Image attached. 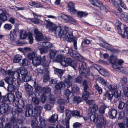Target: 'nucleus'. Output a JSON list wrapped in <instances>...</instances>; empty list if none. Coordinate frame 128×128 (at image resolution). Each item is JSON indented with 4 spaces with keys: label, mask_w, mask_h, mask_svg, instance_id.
<instances>
[{
    "label": "nucleus",
    "mask_w": 128,
    "mask_h": 128,
    "mask_svg": "<svg viewBox=\"0 0 128 128\" xmlns=\"http://www.w3.org/2000/svg\"><path fill=\"white\" fill-rule=\"evenodd\" d=\"M27 33L24 30L21 31L20 34V37L22 39H24L26 38L27 37Z\"/></svg>",
    "instance_id": "obj_55"
},
{
    "label": "nucleus",
    "mask_w": 128,
    "mask_h": 128,
    "mask_svg": "<svg viewBox=\"0 0 128 128\" xmlns=\"http://www.w3.org/2000/svg\"><path fill=\"white\" fill-rule=\"evenodd\" d=\"M39 119L41 126H46V121L45 120L40 116H39Z\"/></svg>",
    "instance_id": "obj_47"
},
{
    "label": "nucleus",
    "mask_w": 128,
    "mask_h": 128,
    "mask_svg": "<svg viewBox=\"0 0 128 128\" xmlns=\"http://www.w3.org/2000/svg\"><path fill=\"white\" fill-rule=\"evenodd\" d=\"M40 46H38L37 49L39 50L41 54H46L48 52V51L45 48H41Z\"/></svg>",
    "instance_id": "obj_31"
},
{
    "label": "nucleus",
    "mask_w": 128,
    "mask_h": 128,
    "mask_svg": "<svg viewBox=\"0 0 128 128\" xmlns=\"http://www.w3.org/2000/svg\"><path fill=\"white\" fill-rule=\"evenodd\" d=\"M73 116L77 118H80L81 117L80 114V112L79 111L76 110H74L72 111V114Z\"/></svg>",
    "instance_id": "obj_45"
},
{
    "label": "nucleus",
    "mask_w": 128,
    "mask_h": 128,
    "mask_svg": "<svg viewBox=\"0 0 128 128\" xmlns=\"http://www.w3.org/2000/svg\"><path fill=\"white\" fill-rule=\"evenodd\" d=\"M38 44L39 45H42V47L45 48L48 51L49 49L53 47L54 46L52 44L47 42H40Z\"/></svg>",
    "instance_id": "obj_10"
},
{
    "label": "nucleus",
    "mask_w": 128,
    "mask_h": 128,
    "mask_svg": "<svg viewBox=\"0 0 128 128\" xmlns=\"http://www.w3.org/2000/svg\"><path fill=\"white\" fill-rule=\"evenodd\" d=\"M79 72L82 74L85 73L86 67V63L84 62H80L78 64Z\"/></svg>",
    "instance_id": "obj_7"
},
{
    "label": "nucleus",
    "mask_w": 128,
    "mask_h": 128,
    "mask_svg": "<svg viewBox=\"0 0 128 128\" xmlns=\"http://www.w3.org/2000/svg\"><path fill=\"white\" fill-rule=\"evenodd\" d=\"M98 105L94 104L92 107L89 108L88 112L90 114L94 113L98 110Z\"/></svg>",
    "instance_id": "obj_24"
},
{
    "label": "nucleus",
    "mask_w": 128,
    "mask_h": 128,
    "mask_svg": "<svg viewBox=\"0 0 128 128\" xmlns=\"http://www.w3.org/2000/svg\"><path fill=\"white\" fill-rule=\"evenodd\" d=\"M7 74L14 78L19 80H20V74L18 72H15V71H13L11 70H9L8 71Z\"/></svg>",
    "instance_id": "obj_8"
},
{
    "label": "nucleus",
    "mask_w": 128,
    "mask_h": 128,
    "mask_svg": "<svg viewBox=\"0 0 128 128\" xmlns=\"http://www.w3.org/2000/svg\"><path fill=\"white\" fill-rule=\"evenodd\" d=\"M0 19L3 22L4 21L7 20V17L5 14L1 13L0 14Z\"/></svg>",
    "instance_id": "obj_61"
},
{
    "label": "nucleus",
    "mask_w": 128,
    "mask_h": 128,
    "mask_svg": "<svg viewBox=\"0 0 128 128\" xmlns=\"http://www.w3.org/2000/svg\"><path fill=\"white\" fill-rule=\"evenodd\" d=\"M79 89V88L76 85L73 86L71 87L72 91V92L74 93L78 92Z\"/></svg>",
    "instance_id": "obj_52"
},
{
    "label": "nucleus",
    "mask_w": 128,
    "mask_h": 128,
    "mask_svg": "<svg viewBox=\"0 0 128 128\" xmlns=\"http://www.w3.org/2000/svg\"><path fill=\"white\" fill-rule=\"evenodd\" d=\"M63 28H62L60 26L56 27L54 31L56 36L63 38L66 40L71 41L73 36L72 33L68 30V28L67 27L65 26Z\"/></svg>",
    "instance_id": "obj_1"
},
{
    "label": "nucleus",
    "mask_w": 128,
    "mask_h": 128,
    "mask_svg": "<svg viewBox=\"0 0 128 128\" xmlns=\"http://www.w3.org/2000/svg\"><path fill=\"white\" fill-rule=\"evenodd\" d=\"M57 53V51L54 49H51L49 51L50 58L53 59L56 54Z\"/></svg>",
    "instance_id": "obj_32"
},
{
    "label": "nucleus",
    "mask_w": 128,
    "mask_h": 128,
    "mask_svg": "<svg viewBox=\"0 0 128 128\" xmlns=\"http://www.w3.org/2000/svg\"><path fill=\"white\" fill-rule=\"evenodd\" d=\"M31 105L28 104L26 105L24 109L26 110L25 115L26 117L31 116L33 113V110L31 108Z\"/></svg>",
    "instance_id": "obj_6"
},
{
    "label": "nucleus",
    "mask_w": 128,
    "mask_h": 128,
    "mask_svg": "<svg viewBox=\"0 0 128 128\" xmlns=\"http://www.w3.org/2000/svg\"><path fill=\"white\" fill-rule=\"evenodd\" d=\"M70 94V92L68 89H67L65 91L64 94L66 96H67L66 98L68 100H66V103H67L69 102V98H68V96H69Z\"/></svg>",
    "instance_id": "obj_51"
},
{
    "label": "nucleus",
    "mask_w": 128,
    "mask_h": 128,
    "mask_svg": "<svg viewBox=\"0 0 128 128\" xmlns=\"http://www.w3.org/2000/svg\"><path fill=\"white\" fill-rule=\"evenodd\" d=\"M28 60L26 59H22V62L20 63V65L22 66H28L29 64Z\"/></svg>",
    "instance_id": "obj_53"
},
{
    "label": "nucleus",
    "mask_w": 128,
    "mask_h": 128,
    "mask_svg": "<svg viewBox=\"0 0 128 128\" xmlns=\"http://www.w3.org/2000/svg\"><path fill=\"white\" fill-rule=\"evenodd\" d=\"M51 89L49 87L46 86L43 88L41 90V92L44 94L45 93H49Z\"/></svg>",
    "instance_id": "obj_41"
},
{
    "label": "nucleus",
    "mask_w": 128,
    "mask_h": 128,
    "mask_svg": "<svg viewBox=\"0 0 128 128\" xmlns=\"http://www.w3.org/2000/svg\"><path fill=\"white\" fill-rule=\"evenodd\" d=\"M68 6V11L70 12L71 14H74L76 13V10L75 9L74 4L73 2H69Z\"/></svg>",
    "instance_id": "obj_12"
},
{
    "label": "nucleus",
    "mask_w": 128,
    "mask_h": 128,
    "mask_svg": "<svg viewBox=\"0 0 128 128\" xmlns=\"http://www.w3.org/2000/svg\"><path fill=\"white\" fill-rule=\"evenodd\" d=\"M122 19L125 22H128V14L126 12H124L121 14Z\"/></svg>",
    "instance_id": "obj_33"
},
{
    "label": "nucleus",
    "mask_w": 128,
    "mask_h": 128,
    "mask_svg": "<svg viewBox=\"0 0 128 128\" xmlns=\"http://www.w3.org/2000/svg\"><path fill=\"white\" fill-rule=\"evenodd\" d=\"M60 18H62L66 20V22L70 21L74 22V20L73 18L70 16H69L68 15L61 14L60 15Z\"/></svg>",
    "instance_id": "obj_22"
},
{
    "label": "nucleus",
    "mask_w": 128,
    "mask_h": 128,
    "mask_svg": "<svg viewBox=\"0 0 128 128\" xmlns=\"http://www.w3.org/2000/svg\"><path fill=\"white\" fill-rule=\"evenodd\" d=\"M33 14L35 18L32 19V21L35 24H39L40 23V22L37 18L38 16L36 14Z\"/></svg>",
    "instance_id": "obj_57"
},
{
    "label": "nucleus",
    "mask_w": 128,
    "mask_h": 128,
    "mask_svg": "<svg viewBox=\"0 0 128 128\" xmlns=\"http://www.w3.org/2000/svg\"><path fill=\"white\" fill-rule=\"evenodd\" d=\"M8 106L6 104H2L0 106V112L2 114L8 113Z\"/></svg>",
    "instance_id": "obj_11"
},
{
    "label": "nucleus",
    "mask_w": 128,
    "mask_h": 128,
    "mask_svg": "<svg viewBox=\"0 0 128 128\" xmlns=\"http://www.w3.org/2000/svg\"><path fill=\"white\" fill-rule=\"evenodd\" d=\"M32 102L35 104H39L40 102V99L37 97H33L32 100Z\"/></svg>",
    "instance_id": "obj_63"
},
{
    "label": "nucleus",
    "mask_w": 128,
    "mask_h": 128,
    "mask_svg": "<svg viewBox=\"0 0 128 128\" xmlns=\"http://www.w3.org/2000/svg\"><path fill=\"white\" fill-rule=\"evenodd\" d=\"M64 56L61 55L59 54L55 58V60L58 62H60L61 63V62L63 60Z\"/></svg>",
    "instance_id": "obj_37"
},
{
    "label": "nucleus",
    "mask_w": 128,
    "mask_h": 128,
    "mask_svg": "<svg viewBox=\"0 0 128 128\" xmlns=\"http://www.w3.org/2000/svg\"><path fill=\"white\" fill-rule=\"evenodd\" d=\"M8 90L10 92L14 91L15 89L16 86L13 84H8L7 87Z\"/></svg>",
    "instance_id": "obj_50"
},
{
    "label": "nucleus",
    "mask_w": 128,
    "mask_h": 128,
    "mask_svg": "<svg viewBox=\"0 0 128 128\" xmlns=\"http://www.w3.org/2000/svg\"><path fill=\"white\" fill-rule=\"evenodd\" d=\"M41 57L38 56L34 58L32 61L33 65L35 66H37L40 65L41 63Z\"/></svg>",
    "instance_id": "obj_15"
},
{
    "label": "nucleus",
    "mask_w": 128,
    "mask_h": 128,
    "mask_svg": "<svg viewBox=\"0 0 128 128\" xmlns=\"http://www.w3.org/2000/svg\"><path fill=\"white\" fill-rule=\"evenodd\" d=\"M5 82L8 84H13L14 82V81L12 77L9 76H7L4 79Z\"/></svg>",
    "instance_id": "obj_30"
},
{
    "label": "nucleus",
    "mask_w": 128,
    "mask_h": 128,
    "mask_svg": "<svg viewBox=\"0 0 128 128\" xmlns=\"http://www.w3.org/2000/svg\"><path fill=\"white\" fill-rule=\"evenodd\" d=\"M17 30L16 29H13L11 31L10 34V39L11 40L14 41L16 37V33L17 32Z\"/></svg>",
    "instance_id": "obj_21"
},
{
    "label": "nucleus",
    "mask_w": 128,
    "mask_h": 128,
    "mask_svg": "<svg viewBox=\"0 0 128 128\" xmlns=\"http://www.w3.org/2000/svg\"><path fill=\"white\" fill-rule=\"evenodd\" d=\"M32 35V34L31 33H29L28 36L29 42L30 44H32L34 41V39Z\"/></svg>",
    "instance_id": "obj_58"
},
{
    "label": "nucleus",
    "mask_w": 128,
    "mask_h": 128,
    "mask_svg": "<svg viewBox=\"0 0 128 128\" xmlns=\"http://www.w3.org/2000/svg\"><path fill=\"white\" fill-rule=\"evenodd\" d=\"M74 56L76 57V58H78V60L80 61L82 59V56L76 51H74L72 53Z\"/></svg>",
    "instance_id": "obj_34"
},
{
    "label": "nucleus",
    "mask_w": 128,
    "mask_h": 128,
    "mask_svg": "<svg viewBox=\"0 0 128 128\" xmlns=\"http://www.w3.org/2000/svg\"><path fill=\"white\" fill-rule=\"evenodd\" d=\"M32 119V124L31 125L32 128H34L36 126H38V121L36 117L34 116H32L31 117Z\"/></svg>",
    "instance_id": "obj_25"
},
{
    "label": "nucleus",
    "mask_w": 128,
    "mask_h": 128,
    "mask_svg": "<svg viewBox=\"0 0 128 128\" xmlns=\"http://www.w3.org/2000/svg\"><path fill=\"white\" fill-rule=\"evenodd\" d=\"M34 33L35 35L36 40L38 41H40L43 39V36L42 33L38 30L35 29L34 30Z\"/></svg>",
    "instance_id": "obj_9"
},
{
    "label": "nucleus",
    "mask_w": 128,
    "mask_h": 128,
    "mask_svg": "<svg viewBox=\"0 0 128 128\" xmlns=\"http://www.w3.org/2000/svg\"><path fill=\"white\" fill-rule=\"evenodd\" d=\"M125 104L122 101H119L118 108L120 110L122 109L125 106Z\"/></svg>",
    "instance_id": "obj_56"
},
{
    "label": "nucleus",
    "mask_w": 128,
    "mask_h": 128,
    "mask_svg": "<svg viewBox=\"0 0 128 128\" xmlns=\"http://www.w3.org/2000/svg\"><path fill=\"white\" fill-rule=\"evenodd\" d=\"M55 72L59 74L61 76L63 74L64 71V70L56 68L54 70Z\"/></svg>",
    "instance_id": "obj_60"
},
{
    "label": "nucleus",
    "mask_w": 128,
    "mask_h": 128,
    "mask_svg": "<svg viewBox=\"0 0 128 128\" xmlns=\"http://www.w3.org/2000/svg\"><path fill=\"white\" fill-rule=\"evenodd\" d=\"M49 71L48 70H46V75L43 76L44 81L46 82L49 79Z\"/></svg>",
    "instance_id": "obj_43"
},
{
    "label": "nucleus",
    "mask_w": 128,
    "mask_h": 128,
    "mask_svg": "<svg viewBox=\"0 0 128 128\" xmlns=\"http://www.w3.org/2000/svg\"><path fill=\"white\" fill-rule=\"evenodd\" d=\"M54 97V95H51L48 101V104H45L44 108L46 110H50L53 106L55 102Z\"/></svg>",
    "instance_id": "obj_3"
},
{
    "label": "nucleus",
    "mask_w": 128,
    "mask_h": 128,
    "mask_svg": "<svg viewBox=\"0 0 128 128\" xmlns=\"http://www.w3.org/2000/svg\"><path fill=\"white\" fill-rule=\"evenodd\" d=\"M117 113V110L115 109L111 108L109 109L108 114L110 118L113 119L116 117Z\"/></svg>",
    "instance_id": "obj_14"
},
{
    "label": "nucleus",
    "mask_w": 128,
    "mask_h": 128,
    "mask_svg": "<svg viewBox=\"0 0 128 128\" xmlns=\"http://www.w3.org/2000/svg\"><path fill=\"white\" fill-rule=\"evenodd\" d=\"M42 107L40 106H36L34 108V112L35 114H38L40 116L41 112Z\"/></svg>",
    "instance_id": "obj_28"
},
{
    "label": "nucleus",
    "mask_w": 128,
    "mask_h": 128,
    "mask_svg": "<svg viewBox=\"0 0 128 128\" xmlns=\"http://www.w3.org/2000/svg\"><path fill=\"white\" fill-rule=\"evenodd\" d=\"M99 118L98 119L100 122H101L102 124H103L104 127H106L108 124V122L106 119L104 118L102 115L99 116Z\"/></svg>",
    "instance_id": "obj_29"
},
{
    "label": "nucleus",
    "mask_w": 128,
    "mask_h": 128,
    "mask_svg": "<svg viewBox=\"0 0 128 128\" xmlns=\"http://www.w3.org/2000/svg\"><path fill=\"white\" fill-rule=\"evenodd\" d=\"M72 61L70 58H66L64 57L63 61L61 62V64L63 66H67L70 65Z\"/></svg>",
    "instance_id": "obj_19"
},
{
    "label": "nucleus",
    "mask_w": 128,
    "mask_h": 128,
    "mask_svg": "<svg viewBox=\"0 0 128 128\" xmlns=\"http://www.w3.org/2000/svg\"><path fill=\"white\" fill-rule=\"evenodd\" d=\"M117 88V86L114 85L110 84L108 87V88L111 91H115L116 90Z\"/></svg>",
    "instance_id": "obj_59"
},
{
    "label": "nucleus",
    "mask_w": 128,
    "mask_h": 128,
    "mask_svg": "<svg viewBox=\"0 0 128 128\" xmlns=\"http://www.w3.org/2000/svg\"><path fill=\"white\" fill-rule=\"evenodd\" d=\"M22 78L23 81L25 82H28L31 80V77L28 75L27 74L26 75L22 77Z\"/></svg>",
    "instance_id": "obj_44"
},
{
    "label": "nucleus",
    "mask_w": 128,
    "mask_h": 128,
    "mask_svg": "<svg viewBox=\"0 0 128 128\" xmlns=\"http://www.w3.org/2000/svg\"><path fill=\"white\" fill-rule=\"evenodd\" d=\"M123 90L124 94L126 96L128 97V87L126 86H124Z\"/></svg>",
    "instance_id": "obj_64"
},
{
    "label": "nucleus",
    "mask_w": 128,
    "mask_h": 128,
    "mask_svg": "<svg viewBox=\"0 0 128 128\" xmlns=\"http://www.w3.org/2000/svg\"><path fill=\"white\" fill-rule=\"evenodd\" d=\"M72 95L74 97L73 101L76 104H78L81 101V98L79 96H74L73 94L72 93Z\"/></svg>",
    "instance_id": "obj_36"
},
{
    "label": "nucleus",
    "mask_w": 128,
    "mask_h": 128,
    "mask_svg": "<svg viewBox=\"0 0 128 128\" xmlns=\"http://www.w3.org/2000/svg\"><path fill=\"white\" fill-rule=\"evenodd\" d=\"M121 94V92L120 90H116L112 95L116 98H118L120 96Z\"/></svg>",
    "instance_id": "obj_42"
},
{
    "label": "nucleus",
    "mask_w": 128,
    "mask_h": 128,
    "mask_svg": "<svg viewBox=\"0 0 128 128\" xmlns=\"http://www.w3.org/2000/svg\"><path fill=\"white\" fill-rule=\"evenodd\" d=\"M7 94L9 102H12L13 104H14L17 99L15 98L14 94L11 93H9Z\"/></svg>",
    "instance_id": "obj_23"
},
{
    "label": "nucleus",
    "mask_w": 128,
    "mask_h": 128,
    "mask_svg": "<svg viewBox=\"0 0 128 128\" xmlns=\"http://www.w3.org/2000/svg\"><path fill=\"white\" fill-rule=\"evenodd\" d=\"M72 114V111L70 110H66L65 111L66 115L68 120H70V118L71 115Z\"/></svg>",
    "instance_id": "obj_48"
},
{
    "label": "nucleus",
    "mask_w": 128,
    "mask_h": 128,
    "mask_svg": "<svg viewBox=\"0 0 128 128\" xmlns=\"http://www.w3.org/2000/svg\"><path fill=\"white\" fill-rule=\"evenodd\" d=\"M104 96H105L106 98L110 101L112 100L113 96L112 94H110L107 91H106L104 94Z\"/></svg>",
    "instance_id": "obj_38"
},
{
    "label": "nucleus",
    "mask_w": 128,
    "mask_h": 128,
    "mask_svg": "<svg viewBox=\"0 0 128 128\" xmlns=\"http://www.w3.org/2000/svg\"><path fill=\"white\" fill-rule=\"evenodd\" d=\"M14 104L18 107L22 108L24 109L25 108V106L24 101L21 100L17 99Z\"/></svg>",
    "instance_id": "obj_20"
},
{
    "label": "nucleus",
    "mask_w": 128,
    "mask_h": 128,
    "mask_svg": "<svg viewBox=\"0 0 128 128\" xmlns=\"http://www.w3.org/2000/svg\"><path fill=\"white\" fill-rule=\"evenodd\" d=\"M58 116L57 114H55L52 115L48 119L49 121L50 122L54 123L56 121L58 120Z\"/></svg>",
    "instance_id": "obj_27"
},
{
    "label": "nucleus",
    "mask_w": 128,
    "mask_h": 128,
    "mask_svg": "<svg viewBox=\"0 0 128 128\" xmlns=\"http://www.w3.org/2000/svg\"><path fill=\"white\" fill-rule=\"evenodd\" d=\"M74 76H72L69 74L67 75L66 77L64 80L68 88H69L72 86V83L73 81Z\"/></svg>",
    "instance_id": "obj_5"
},
{
    "label": "nucleus",
    "mask_w": 128,
    "mask_h": 128,
    "mask_svg": "<svg viewBox=\"0 0 128 128\" xmlns=\"http://www.w3.org/2000/svg\"><path fill=\"white\" fill-rule=\"evenodd\" d=\"M36 54L35 52H32L28 54L27 56L28 58L30 60H32L36 58Z\"/></svg>",
    "instance_id": "obj_40"
},
{
    "label": "nucleus",
    "mask_w": 128,
    "mask_h": 128,
    "mask_svg": "<svg viewBox=\"0 0 128 128\" xmlns=\"http://www.w3.org/2000/svg\"><path fill=\"white\" fill-rule=\"evenodd\" d=\"M119 25L117 26V28L119 32V33L122 35V37L124 38L127 37L128 38V27L124 24H123L124 31H122L121 29L120 26L121 25V23L118 22Z\"/></svg>",
    "instance_id": "obj_2"
},
{
    "label": "nucleus",
    "mask_w": 128,
    "mask_h": 128,
    "mask_svg": "<svg viewBox=\"0 0 128 128\" xmlns=\"http://www.w3.org/2000/svg\"><path fill=\"white\" fill-rule=\"evenodd\" d=\"M22 58L20 54L16 55L14 58L13 62L14 63L19 62Z\"/></svg>",
    "instance_id": "obj_35"
},
{
    "label": "nucleus",
    "mask_w": 128,
    "mask_h": 128,
    "mask_svg": "<svg viewBox=\"0 0 128 128\" xmlns=\"http://www.w3.org/2000/svg\"><path fill=\"white\" fill-rule=\"evenodd\" d=\"M93 113L90 116V120L94 122H96L99 117L96 113L93 114Z\"/></svg>",
    "instance_id": "obj_26"
},
{
    "label": "nucleus",
    "mask_w": 128,
    "mask_h": 128,
    "mask_svg": "<svg viewBox=\"0 0 128 128\" xmlns=\"http://www.w3.org/2000/svg\"><path fill=\"white\" fill-rule=\"evenodd\" d=\"M25 88L27 93L29 95V96H32L33 94V88L30 85L26 83L25 85Z\"/></svg>",
    "instance_id": "obj_17"
},
{
    "label": "nucleus",
    "mask_w": 128,
    "mask_h": 128,
    "mask_svg": "<svg viewBox=\"0 0 128 128\" xmlns=\"http://www.w3.org/2000/svg\"><path fill=\"white\" fill-rule=\"evenodd\" d=\"M78 17L81 18L83 17H86L88 15V13L87 12H78Z\"/></svg>",
    "instance_id": "obj_46"
},
{
    "label": "nucleus",
    "mask_w": 128,
    "mask_h": 128,
    "mask_svg": "<svg viewBox=\"0 0 128 128\" xmlns=\"http://www.w3.org/2000/svg\"><path fill=\"white\" fill-rule=\"evenodd\" d=\"M112 4L116 7L118 8L120 0H111Z\"/></svg>",
    "instance_id": "obj_49"
},
{
    "label": "nucleus",
    "mask_w": 128,
    "mask_h": 128,
    "mask_svg": "<svg viewBox=\"0 0 128 128\" xmlns=\"http://www.w3.org/2000/svg\"><path fill=\"white\" fill-rule=\"evenodd\" d=\"M45 20L48 22L46 25L47 28L50 30L54 32L57 27L56 25L53 23L52 22L50 21V20L48 19V20Z\"/></svg>",
    "instance_id": "obj_16"
},
{
    "label": "nucleus",
    "mask_w": 128,
    "mask_h": 128,
    "mask_svg": "<svg viewBox=\"0 0 128 128\" xmlns=\"http://www.w3.org/2000/svg\"><path fill=\"white\" fill-rule=\"evenodd\" d=\"M90 1L92 4L98 7L101 10L104 9V7L102 2L97 0H90Z\"/></svg>",
    "instance_id": "obj_13"
},
{
    "label": "nucleus",
    "mask_w": 128,
    "mask_h": 128,
    "mask_svg": "<svg viewBox=\"0 0 128 128\" xmlns=\"http://www.w3.org/2000/svg\"><path fill=\"white\" fill-rule=\"evenodd\" d=\"M95 89L98 92L99 94H100L102 92V88L99 86L98 84H96L94 86Z\"/></svg>",
    "instance_id": "obj_54"
},
{
    "label": "nucleus",
    "mask_w": 128,
    "mask_h": 128,
    "mask_svg": "<svg viewBox=\"0 0 128 128\" xmlns=\"http://www.w3.org/2000/svg\"><path fill=\"white\" fill-rule=\"evenodd\" d=\"M65 87H67V86L66 85V83L62 81H61L57 83L55 86L56 89L58 90H61Z\"/></svg>",
    "instance_id": "obj_18"
},
{
    "label": "nucleus",
    "mask_w": 128,
    "mask_h": 128,
    "mask_svg": "<svg viewBox=\"0 0 128 128\" xmlns=\"http://www.w3.org/2000/svg\"><path fill=\"white\" fill-rule=\"evenodd\" d=\"M20 72L21 74L23 76L26 75L28 72L27 70L24 67L20 68Z\"/></svg>",
    "instance_id": "obj_39"
},
{
    "label": "nucleus",
    "mask_w": 128,
    "mask_h": 128,
    "mask_svg": "<svg viewBox=\"0 0 128 128\" xmlns=\"http://www.w3.org/2000/svg\"><path fill=\"white\" fill-rule=\"evenodd\" d=\"M106 108V106L105 105H102L100 108L99 111V112L102 114H103L104 112L105 109Z\"/></svg>",
    "instance_id": "obj_62"
},
{
    "label": "nucleus",
    "mask_w": 128,
    "mask_h": 128,
    "mask_svg": "<svg viewBox=\"0 0 128 128\" xmlns=\"http://www.w3.org/2000/svg\"><path fill=\"white\" fill-rule=\"evenodd\" d=\"M87 82L86 80H84L82 83L84 92L83 94L82 97L83 99L85 100L88 99L89 95V92L87 91L88 87L87 84Z\"/></svg>",
    "instance_id": "obj_4"
}]
</instances>
